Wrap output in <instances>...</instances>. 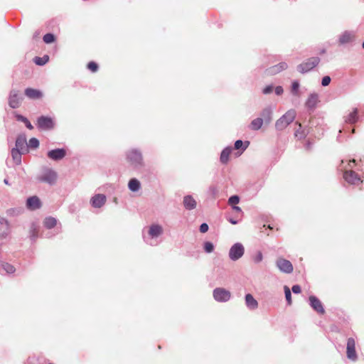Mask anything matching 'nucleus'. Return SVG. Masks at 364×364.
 I'll return each mask as SVG.
<instances>
[{"label":"nucleus","mask_w":364,"mask_h":364,"mask_svg":"<svg viewBox=\"0 0 364 364\" xmlns=\"http://www.w3.org/2000/svg\"><path fill=\"white\" fill-rule=\"evenodd\" d=\"M345 181L352 185H358L362 182L360 176L353 171L346 170L343 173Z\"/></svg>","instance_id":"obj_12"},{"label":"nucleus","mask_w":364,"mask_h":364,"mask_svg":"<svg viewBox=\"0 0 364 364\" xmlns=\"http://www.w3.org/2000/svg\"><path fill=\"white\" fill-rule=\"evenodd\" d=\"M183 204L186 210H191L196 208L197 202L191 195H187L183 197Z\"/></svg>","instance_id":"obj_21"},{"label":"nucleus","mask_w":364,"mask_h":364,"mask_svg":"<svg viewBox=\"0 0 364 364\" xmlns=\"http://www.w3.org/2000/svg\"><path fill=\"white\" fill-rule=\"evenodd\" d=\"M232 209L236 212H241L242 210L239 206L232 205Z\"/></svg>","instance_id":"obj_52"},{"label":"nucleus","mask_w":364,"mask_h":364,"mask_svg":"<svg viewBox=\"0 0 364 364\" xmlns=\"http://www.w3.org/2000/svg\"><path fill=\"white\" fill-rule=\"evenodd\" d=\"M309 299V304L314 310H315L318 314H324L325 310L323 307V305L317 297L315 296H310Z\"/></svg>","instance_id":"obj_19"},{"label":"nucleus","mask_w":364,"mask_h":364,"mask_svg":"<svg viewBox=\"0 0 364 364\" xmlns=\"http://www.w3.org/2000/svg\"><path fill=\"white\" fill-rule=\"evenodd\" d=\"M26 152H23V151L13 148L11 149V156L16 165H19L21 163V155L25 154Z\"/></svg>","instance_id":"obj_27"},{"label":"nucleus","mask_w":364,"mask_h":364,"mask_svg":"<svg viewBox=\"0 0 364 364\" xmlns=\"http://www.w3.org/2000/svg\"><path fill=\"white\" fill-rule=\"evenodd\" d=\"M213 296L218 302H227L231 297V293L224 288L218 287L213 290Z\"/></svg>","instance_id":"obj_9"},{"label":"nucleus","mask_w":364,"mask_h":364,"mask_svg":"<svg viewBox=\"0 0 364 364\" xmlns=\"http://www.w3.org/2000/svg\"><path fill=\"white\" fill-rule=\"evenodd\" d=\"M209 192L213 195V196L215 197L218 193V190L215 186H210L209 188Z\"/></svg>","instance_id":"obj_49"},{"label":"nucleus","mask_w":364,"mask_h":364,"mask_svg":"<svg viewBox=\"0 0 364 364\" xmlns=\"http://www.w3.org/2000/svg\"><path fill=\"white\" fill-rule=\"evenodd\" d=\"M284 294H285V297H286L287 301L288 304L290 305L291 304V291L287 286H284Z\"/></svg>","instance_id":"obj_40"},{"label":"nucleus","mask_w":364,"mask_h":364,"mask_svg":"<svg viewBox=\"0 0 364 364\" xmlns=\"http://www.w3.org/2000/svg\"><path fill=\"white\" fill-rule=\"evenodd\" d=\"M239 202H240V198H239V196H237L236 195L230 196L228 199V203L230 205H236Z\"/></svg>","instance_id":"obj_43"},{"label":"nucleus","mask_w":364,"mask_h":364,"mask_svg":"<svg viewBox=\"0 0 364 364\" xmlns=\"http://www.w3.org/2000/svg\"><path fill=\"white\" fill-rule=\"evenodd\" d=\"M41 206V200L37 196L29 197L26 200V207L31 210L39 209Z\"/></svg>","instance_id":"obj_20"},{"label":"nucleus","mask_w":364,"mask_h":364,"mask_svg":"<svg viewBox=\"0 0 364 364\" xmlns=\"http://www.w3.org/2000/svg\"><path fill=\"white\" fill-rule=\"evenodd\" d=\"M355 161L354 159H353V160H352V161H350L348 162V167H349V168H352V167H353V166L351 165V164H355Z\"/></svg>","instance_id":"obj_54"},{"label":"nucleus","mask_w":364,"mask_h":364,"mask_svg":"<svg viewBox=\"0 0 364 364\" xmlns=\"http://www.w3.org/2000/svg\"><path fill=\"white\" fill-rule=\"evenodd\" d=\"M54 41H55V36L52 33H47V34L44 35V36H43V41L46 43H51L54 42Z\"/></svg>","instance_id":"obj_42"},{"label":"nucleus","mask_w":364,"mask_h":364,"mask_svg":"<svg viewBox=\"0 0 364 364\" xmlns=\"http://www.w3.org/2000/svg\"><path fill=\"white\" fill-rule=\"evenodd\" d=\"M296 117V112L294 109L288 110L275 122L277 130L282 131L290 124Z\"/></svg>","instance_id":"obj_4"},{"label":"nucleus","mask_w":364,"mask_h":364,"mask_svg":"<svg viewBox=\"0 0 364 364\" xmlns=\"http://www.w3.org/2000/svg\"><path fill=\"white\" fill-rule=\"evenodd\" d=\"M208 225L207 223H202L200 226V232L205 233L208 230Z\"/></svg>","instance_id":"obj_48"},{"label":"nucleus","mask_w":364,"mask_h":364,"mask_svg":"<svg viewBox=\"0 0 364 364\" xmlns=\"http://www.w3.org/2000/svg\"><path fill=\"white\" fill-rule=\"evenodd\" d=\"M15 117L16 119V120L19 121V122H23V124H25L26 127L30 129V130H32L33 129V125L31 124V123L29 122V120L25 117L24 116L21 115V114H16L15 115Z\"/></svg>","instance_id":"obj_32"},{"label":"nucleus","mask_w":364,"mask_h":364,"mask_svg":"<svg viewBox=\"0 0 364 364\" xmlns=\"http://www.w3.org/2000/svg\"><path fill=\"white\" fill-rule=\"evenodd\" d=\"M291 290L294 293V294H299L301 292V287L299 285H294L291 288Z\"/></svg>","instance_id":"obj_51"},{"label":"nucleus","mask_w":364,"mask_h":364,"mask_svg":"<svg viewBox=\"0 0 364 364\" xmlns=\"http://www.w3.org/2000/svg\"><path fill=\"white\" fill-rule=\"evenodd\" d=\"M36 126L40 130H50L55 127L53 119L48 116H41L37 119Z\"/></svg>","instance_id":"obj_7"},{"label":"nucleus","mask_w":364,"mask_h":364,"mask_svg":"<svg viewBox=\"0 0 364 364\" xmlns=\"http://www.w3.org/2000/svg\"><path fill=\"white\" fill-rule=\"evenodd\" d=\"M245 253V247L242 243H235L229 250V257L232 261L240 259Z\"/></svg>","instance_id":"obj_8"},{"label":"nucleus","mask_w":364,"mask_h":364,"mask_svg":"<svg viewBox=\"0 0 364 364\" xmlns=\"http://www.w3.org/2000/svg\"><path fill=\"white\" fill-rule=\"evenodd\" d=\"M49 60L48 55H44L43 57H36L34 62L38 65H44Z\"/></svg>","instance_id":"obj_34"},{"label":"nucleus","mask_w":364,"mask_h":364,"mask_svg":"<svg viewBox=\"0 0 364 364\" xmlns=\"http://www.w3.org/2000/svg\"><path fill=\"white\" fill-rule=\"evenodd\" d=\"M204 251L206 253H211L214 250V245L211 242H205L203 244Z\"/></svg>","instance_id":"obj_37"},{"label":"nucleus","mask_w":364,"mask_h":364,"mask_svg":"<svg viewBox=\"0 0 364 364\" xmlns=\"http://www.w3.org/2000/svg\"><path fill=\"white\" fill-rule=\"evenodd\" d=\"M250 142L246 141L244 142L242 140H237L235 142V149L237 150L242 149L240 154H242L248 146Z\"/></svg>","instance_id":"obj_33"},{"label":"nucleus","mask_w":364,"mask_h":364,"mask_svg":"<svg viewBox=\"0 0 364 364\" xmlns=\"http://www.w3.org/2000/svg\"><path fill=\"white\" fill-rule=\"evenodd\" d=\"M9 233V226L7 220L0 217V238L3 239L6 237Z\"/></svg>","instance_id":"obj_22"},{"label":"nucleus","mask_w":364,"mask_h":364,"mask_svg":"<svg viewBox=\"0 0 364 364\" xmlns=\"http://www.w3.org/2000/svg\"><path fill=\"white\" fill-rule=\"evenodd\" d=\"M58 174L53 168L43 166L37 174L36 179L39 183L48 184L50 186L56 184Z\"/></svg>","instance_id":"obj_1"},{"label":"nucleus","mask_w":364,"mask_h":364,"mask_svg":"<svg viewBox=\"0 0 364 364\" xmlns=\"http://www.w3.org/2000/svg\"><path fill=\"white\" fill-rule=\"evenodd\" d=\"M47 156L50 159L58 161L66 156V150L63 148L52 149L47 153Z\"/></svg>","instance_id":"obj_15"},{"label":"nucleus","mask_w":364,"mask_h":364,"mask_svg":"<svg viewBox=\"0 0 364 364\" xmlns=\"http://www.w3.org/2000/svg\"><path fill=\"white\" fill-rule=\"evenodd\" d=\"M320 62L318 57H312L309 58L306 61L299 64L297 66V70L302 73H306L314 68Z\"/></svg>","instance_id":"obj_5"},{"label":"nucleus","mask_w":364,"mask_h":364,"mask_svg":"<svg viewBox=\"0 0 364 364\" xmlns=\"http://www.w3.org/2000/svg\"><path fill=\"white\" fill-rule=\"evenodd\" d=\"M272 91H273V86L268 85L263 89L262 92L264 95H267V94L271 93Z\"/></svg>","instance_id":"obj_47"},{"label":"nucleus","mask_w":364,"mask_h":364,"mask_svg":"<svg viewBox=\"0 0 364 364\" xmlns=\"http://www.w3.org/2000/svg\"><path fill=\"white\" fill-rule=\"evenodd\" d=\"M228 221L232 223V225H236L237 223V220H234L232 218H230Z\"/></svg>","instance_id":"obj_53"},{"label":"nucleus","mask_w":364,"mask_h":364,"mask_svg":"<svg viewBox=\"0 0 364 364\" xmlns=\"http://www.w3.org/2000/svg\"><path fill=\"white\" fill-rule=\"evenodd\" d=\"M107 201V197L105 195L98 193L94 195L90 200V205L95 208H102Z\"/></svg>","instance_id":"obj_14"},{"label":"nucleus","mask_w":364,"mask_h":364,"mask_svg":"<svg viewBox=\"0 0 364 364\" xmlns=\"http://www.w3.org/2000/svg\"><path fill=\"white\" fill-rule=\"evenodd\" d=\"M4 183H5L6 185H9V183L8 179H6V178H5V179L4 180Z\"/></svg>","instance_id":"obj_55"},{"label":"nucleus","mask_w":364,"mask_h":364,"mask_svg":"<svg viewBox=\"0 0 364 364\" xmlns=\"http://www.w3.org/2000/svg\"><path fill=\"white\" fill-rule=\"evenodd\" d=\"M263 123V119L257 117L251 122L250 129L254 131L259 130L262 127Z\"/></svg>","instance_id":"obj_30"},{"label":"nucleus","mask_w":364,"mask_h":364,"mask_svg":"<svg viewBox=\"0 0 364 364\" xmlns=\"http://www.w3.org/2000/svg\"><path fill=\"white\" fill-rule=\"evenodd\" d=\"M87 68L90 70L92 72L95 73L97 70L98 65L96 63L92 61L87 64Z\"/></svg>","instance_id":"obj_44"},{"label":"nucleus","mask_w":364,"mask_h":364,"mask_svg":"<svg viewBox=\"0 0 364 364\" xmlns=\"http://www.w3.org/2000/svg\"><path fill=\"white\" fill-rule=\"evenodd\" d=\"M362 47H363V48L364 49V42H363V44H362Z\"/></svg>","instance_id":"obj_56"},{"label":"nucleus","mask_w":364,"mask_h":364,"mask_svg":"<svg viewBox=\"0 0 364 364\" xmlns=\"http://www.w3.org/2000/svg\"><path fill=\"white\" fill-rule=\"evenodd\" d=\"M261 117L266 123H269L272 120V109L270 107H267L261 112Z\"/></svg>","instance_id":"obj_25"},{"label":"nucleus","mask_w":364,"mask_h":364,"mask_svg":"<svg viewBox=\"0 0 364 364\" xmlns=\"http://www.w3.org/2000/svg\"><path fill=\"white\" fill-rule=\"evenodd\" d=\"M14 148L20 149L23 151V152H28V145L26 134H21L17 136Z\"/></svg>","instance_id":"obj_18"},{"label":"nucleus","mask_w":364,"mask_h":364,"mask_svg":"<svg viewBox=\"0 0 364 364\" xmlns=\"http://www.w3.org/2000/svg\"><path fill=\"white\" fill-rule=\"evenodd\" d=\"M245 304L247 307L250 310H255L258 307L257 301L250 294L245 295Z\"/></svg>","instance_id":"obj_23"},{"label":"nucleus","mask_w":364,"mask_h":364,"mask_svg":"<svg viewBox=\"0 0 364 364\" xmlns=\"http://www.w3.org/2000/svg\"><path fill=\"white\" fill-rule=\"evenodd\" d=\"M299 126V128L296 129L294 135L296 137L299 139L304 138L306 135L304 130L302 129L301 124L300 123H296Z\"/></svg>","instance_id":"obj_36"},{"label":"nucleus","mask_w":364,"mask_h":364,"mask_svg":"<svg viewBox=\"0 0 364 364\" xmlns=\"http://www.w3.org/2000/svg\"><path fill=\"white\" fill-rule=\"evenodd\" d=\"M127 161L136 169L144 166V161L141 152L137 149L129 150L126 154Z\"/></svg>","instance_id":"obj_3"},{"label":"nucleus","mask_w":364,"mask_h":364,"mask_svg":"<svg viewBox=\"0 0 364 364\" xmlns=\"http://www.w3.org/2000/svg\"><path fill=\"white\" fill-rule=\"evenodd\" d=\"M57 224V220L53 217H47L43 220V225L47 229L53 228Z\"/></svg>","instance_id":"obj_31"},{"label":"nucleus","mask_w":364,"mask_h":364,"mask_svg":"<svg viewBox=\"0 0 364 364\" xmlns=\"http://www.w3.org/2000/svg\"><path fill=\"white\" fill-rule=\"evenodd\" d=\"M358 119V109L355 108L353 112L345 117V122L349 124H354Z\"/></svg>","instance_id":"obj_28"},{"label":"nucleus","mask_w":364,"mask_h":364,"mask_svg":"<svg viewBox=\"0 0 364 364\" xmlns=\"http://www.w3.org/2000/svg\"><path fill=\"white\" fill-rule=\"evenodd\" d=\"M288 68V64L286 62H280L266 70V73L269 75H277Z\"/></svg>","instance_id":"obj_17"},{"label":"nucleus","mask_w":364,"mask_h":364,"mask_svg":"<svg viewBox=\"0 0 364 364\" xmlns=\"http://www.w3.org/2000/svg\"><path fill=\"white\" fill-rule=\"evenodd\" d=\"M299 82L297 80L292 82L291 91L295 96H299Z\"/></svg>","instance_id":"obj_35"},{"label":"nucleus","mask_w":364,"mask_h":364,"mask_svg":"<svg viewBox=\"0 0 364 364\" xmlns=\"http://www.w3.org/2000/svg\"><path fill=\"white\" fill-rule=\"evenodd\" d=\"M319 101L318 94L316 92L311 93L305 102V106L308 109L314 110Z\"/></svg>","instance_id":"obj_16"},{"label":"nucleus","mask_w":364,"mask_h":364,"mask_svg":"<svg viewBox=\"0 0 364 364\" xmlns=\"http://www.w3.org/2000/svg\"><path fill=\"white\" fill-rule=\"evenodd\" d=\"M2 267L3 269L9 274H12L16 270L15 267L9 263L3 264Z\"/></svg>","instance_id":"obj_41"},{"label":"nucleus","mask_w":364,"mask_h":364,"mask_svg":"<svg viewBox=\"0 0 364 364\" xmlns=\"http://www.w3.org/2000/svg\"><path fill=\"white\" fill-rule=\"evenodd\" d=\"M331 82V77L329 76H325L322 78L321 85L324 87L329 85Z\"/></svg>","instance_id":"obj_46"},{"label":"nucleus","mask_w":364,"mask_h":364,"mask_svg":"<svg viewBox=\"0 0 364 364\" xmlns=\"http://www.w3.org/2000/svg\"><path fill=\"white\" fill-rule=\"evenodd\" d=\"M356 39V32L353 30H346L338 37V43L340 46L353 43Z\"/></svg>","instance_id":"obj_6"},{"label":"nucleus","mask_w":364,"mask_h":364,"mask_svg":"<svg viewBox=\"0 0 364 364\" xmlns=\"http://www.w3.org/2000/svg\"><path fill=\"white\" fill-rule=\"evenodd\" d=\"M28 149L32 148V149H36L39 146V141L36 138H31L30 139L28 143H27Z\"/></svg>","instance_id":"obj_38"},{"label":"nucleus","mask_w":364,"mask_h":364,"mask_svg":"<svg viewBox=\"0 0 364 364\" xmlns=\"http://www.w3.org/2000/svg\"><path fill=\"white\" fill-rule=\"evenodd\" d=\"M274 91H275V93H276L277 95H281L283 93L284 90H283V87L282 86H277L275 87Z\"/></svg>","instance_id":"obj_50"},{"label":"nucleus","mask_w":364,"mask_h":364,"mask_svg":"<svg viewBox=\"0 0 364 364\" xmlns=\"http://www.w3.org/2000/svg\"><path fill=\"white\" fill-rule=\"evenodd\" d=\"M128 188L132 192H136L141 188V183L136 178H132L128 183Z\"/></svg>","instance_id":"obj_29"},{"label":"nucleus","mask_w":364,"mask_h":364,"mask_svg":"<svg viewBox=\"0 0 364 364\" xmlns=\"http://www.w3.org/2000/svg\"><path fill=\"white\" fill-rule=\"evenodd\" d=\"M25 95L32 100L40 99L43 97V94L40 90L33 88H26L25 90Z\"/></svg>","instance_id":"obj_24"},{"label":"nucleus","mask_w":364,"mask_h":364,"mask_svg":"<svg viewBox=\"0 0 364 364\" xmlns=\"http://www.w3.org/2000/svg\"><path fill=\"white\" fill-rule=\"evenodd\" d=\"M163 233V227L159 224L154 223L148 228L147 233L143 235V238L146 244L151 246H156L159 242V238Z\"/></svg>","instance_id":"obj_2"},{"label":"nucleus","mask_w":364,"mask_h":364,"mask_svg":"<svg viewBox=\"0 0 364 364\" xmlns=\"http://www.w3.org/2000/svg\"><path fill=\"white\" fill-rule=\"evenodd\" d=\"M31 232V240H34L37 237V232H38V227L36 224L33 223L31 226L30 229Z\"/></svg>","instance_id":"obj_39"},{"label":"nucleus","mask_w":364,"mask_h":364,"mask_svg":"<svg viewBox=\"0 0 364 364\" xmlns=\"http://www.w3.org/2000/svg\"><path fill=\"white\" fill-rule=\"evenodd\" d=\"M263 259V255L262 253L259 251L257 252V254L254 256L253 260L255 263H259Z\"/></svg>","instance_id":"obj_45"},{"label":"nucleus","mask_w":364,"mask_h":364,"mask_svg":"<svg viewBox=\"0 0 364 364\" xmlns=\"http://www.w3.org/2000/svg\"><path fill=\"white\" fill-rule=\"evenodd\" d=\"M346 354L348 359L355 361L358 358L355 352V341L354 338H349L347 341Z\"/></svg>","instance_id":"obj_11"},{"label":"nucleus","mask_w":364,"mask_h":364,"mask_svg":"<svg viewBox=\"0 0 364 364\" xmlns=\"http://www.w3.org/2000/svg\"><path fill=\"white\" fill-rule=\"evenodd\" d=\"M23 100V97L18 94V92L13 90L10 92L9 104L12 108H18Z\"/></svg>","instance_id":"obj_13"},{"label":"nucleus","mask_w":364,"mask_h":364,"mask_svg":"<svg viewBox=\"0 0 364 364\" xmlns=\"http://www.w3.org/2000/svg\"><path fill=\"white\" fill-rule=\"evenodd\" d=\"M276 265L282 272L286 274L291 273L294 269L293 265L291 263V262L284 258L277 259L276 262Z\"/></svg>","instance_id":"obj_10"},{"label":"nucleus","mask_w":364,"mask_h":364,"mask_svg":"<svg viewBox=\"0 0 364 364\" xmlns=\"http://www.w3.org/2000/svg\"><path fill=\"white\" fill-rule=\"evenodd\" d=\"M232 151V149L231 146H227L222 151L220 157V161L222 164H226L228 162Z\"/></svg>","instance_id":"obj_26"}]
</instances>
